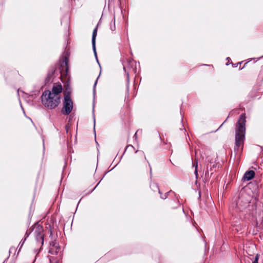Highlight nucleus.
<instances>
[{
	"instance_id": "obj_16",
	"label": "nucleus",
	"mask_w": 263,
	"mask_h": 263,
	"mask_svg": "<svg viewBox=\"0 0 263 263\" xmlns=\"http://www.w3.org/2000/svg\"><path fill=\"white\" fill-rule=\"evenodd\" d=\"M170 192H167V193H166L164 196H162V195H161V198H162V199H166L167 198V195Z\"/></svg>"
},
{
	"instance_id": "obj_6",
	"label": "nucleus",
	"mask_w": 263,
	"mask_h": 263,
	"mask_svg": "<svg viewBox=\"0 0 263 263\" xmlns=\"http://www.w3.org/2000/svg\"><path fill=\"white\" fill-rule=\"evenodd\" d=\"M134 61L132 60L128 61L127 63L123 65V68L126 72H127V78H129V73L130 72H136V69L133 68V66L134 64Z\"/></svg>"
},
{
	"instance_id": "obj_8",
	"label": "nucleus",
	"mask_w": 263,
	"mask_h": 263,
	"mask_svg": "<svg viewBox=\"0 0 263 263\" xmlns=\"http://www.w3.org/2000/svg\"><path fill=\"white\" fill-rule=\"evenodd\" d=\"M97 30L98 28L96 27L93 30L92 35V46L93 52L95 53V55L97 57V52L96 49V39L97 34Z\"/></svg>"
},
{
	"instance_id": "obj_21",
	"label": "nucleus",
	"mask_w": 263,
	"mask_h": 263,
	"mask_svg": "<svg viewBox=\"0 0 263 263\" xmlns=\"http://www.w3.org/2000/svg\"><path fill=\"white\" fill-rule=\"evenodd\" d=\"M159 194H161V193L160 191H159Z\"/></svg>"
},
{
	"instance_id": "obj_5",
	"label": "nucleus",
	"mask_w": 263,
	"mask_h": 263,
	"mask_svg": "<svg viewBox=\"0 0 263 263\" xmlns=\"http://www.w3.org/2000/svg\"><path fill=\"white\" fill-rule=\"evenodd\" d=\"M63 87L60 83H54L52 88V90L50 91L51 95L53 96H56L61 98V93L62 92Z\"/></svg>"
},
{
	"instance_id": "obj_4",
	"label": "nucleus",
	"mask_w": 263,
	"mask_h": 263,
	"mask_svg": "<svg viewBox=\"0 0 263 263\" xmlns=\"http://www.w3.org/2000/svg\"><path fill=\"white\" fill-rule=\"evenodd\" d=\"M73 108V102L68 95L64 96L63 101V107L61 112L65 115H68L70 114Z\"/></svg>"
},
{
	"instance_id": "obj_14",
	"label": "nucleus",
	"mask_w": 263,
	"mask_h": 263,
	"mask_svg": "<svg viewBox=\"0 0 263 263\" xmlns=\"http://www.w3.org/2000/svg\"><path fill=\"white\" fill-rule=\"evenodd\" d=\"M259 258V255L258 254H256L255 256L254 260L252 261V263H258Z\"/></svg>"
},
{
	"instance_id": "obj_15",
	"label": "nucleus",
	"mask_w": 263,
	"mask_h": 263,
	"mask_svg": "<svg viewBox=\"0 0 263 263\" xmlns=\"http://www.w3.org/2000/svg\"><path fill=\"white\" fill-rule=\"evenodd\" d=\"M58 247H59V246L55 241H51L50 243V248Z\"/></svg>"
},
{
	"instance_id": "obj_11",
	"label": "nucleus",
	"mask_w": 263,
	"mask_h": 263,
	"mask_svg": "<svg viewBox=\"0 0 263 263\" xmlns=\"http://www.w3.org/2000/svg\"><path fill=\"white\" fill-rule=\"evenodd\" d=\"M29 234H30V233H28V232H26V233L25 234V238H24V239H22L18 245V246L20 247V249H21V248L23 247V246L26 240V238L29 236Z\"/></svg>"
},
{
	"instance_id": "obj_18",
	"label": "nucleus",
	"mask_w": 263,
	"mask_h": 263,
	"mask_svg": "<svg viewBox=\"0 0 263 263\" xmlns=\"http://www.w3.org/2000/svg\"><path fill=\"white\" fill-rule=\"evenodd\" d=\"M52 258H53L52 257L50 258L49 260H50V262H51V260H52Z\"/></svg>"
},
{
	"instance_id": "obj_20",
	"label": "nucleus",
	"mask_w": 263,
	"mask_h": 263,
	"mask_svg": "<svg viewBox=\"0 0 263 263\" xmlns=\"http://www.w3.org/2000/svg\"><path fill=\"white\" fill-rule=\"evenodd\" d=\"M224 122H225V121H224L223 123H222V124L221 125V126H221L223 124H224Z\"/></svg>"
},
{
	"instance_id": "obj_13",
	"label": "nucleus",
	"mask_w": 263,
	"mask_h": 263,
	"mask_svg": "<svg viewBox=\"0 0 263 263\" xmlns=\"http://www.w3.org/2000/svg\"><path fill=\"white\" fill-rule=\"evenodd\" d=\"M193 166L195 167L194 173H195V175L196 176V178L197 179L198 178V162H197V161H196V164H193Z\"/></svg>"
},
{
	"instance_id": "obj_10",
	"label": "nucleus",
	"mask_w": 263,
	"mask_h": 263,
	"mask_svg": "<svg viewBox=\"0 0 263 263\" xmlns=\"http://www.w3.org/2000/svg\"><path fill=\"white\" fill-rule=\"evenodd\" d=\"M209 162L211 164L210 169V171H212V168H216L218 166V163L216 162V158H215L214 161H213V159H211V160H209Z\"/></svg>"
},
{
	"instance_id": "obj_17",
	"label": "nucleus",
	"mask_w": 263,
	"mask_h": 263,
	"mask_svg": "<svg viewBox=\"0 0 263 263\" xmlns=\"http://www.w3.org/2000/svg\"><path fill=\"white\" fill-rule=\"evenodd\" d=\"M209 168L208 167L206 168V170L205 171V176L209 177Z\"/></svg>"
},
{
	"instance_id": "obj_12",
	"label": "nucleus",
	"mask_w": 263,
	"mask_h": 263,
	"mask_svg": "<svg viewBox=\"0 0 263 263\" xmlns=\"http://www.w3.org/2000/svg\"><path fill=\"white\" fill-rule=\"evenodd\" d=\"M110 28L112 31H114L116 29L115 26V19L114 18V20H112L110 24Z\"/></svg>"
},
{
	"instance_id": "obj_7",
	"label": "nucleus",
	"mask_w": 263,
	"mask_h": 263,
	"mask_svg": "<svg viewBox=\"0 0 263 263\" xmlns=\"http://www.w3.org/2000/svg\"><path fill=\"white\" fill-rule=\"evenodd\" d=\"M255 176V172L254 171L250 170L247 171L243 175V180L244 181H250Z\"/></svg>"
},
{
	"instance_id": "obj_2",
	"label": "nucleus",
	"mask_w": 263,
	"mask_h": 263,
	"mask_svg": "<svg viewBox=\"0 0 263 263\" xmlns=\"http://www.w3.org/2000/svg\"><path fill=\"white\" fill-rule=\"evenodd\" d=\"M41 99L44 106L50 109L56 108L61 101L60 97L51 95L49 90H45L43 92Z\"/></svg>"
},
{
	"instance_id": "obj_3",
	"label": "nucleus",
	"mask_w": 263,
	"mask_h": 263,
	"mask_svg": "<svg viewBox=\"0 0 263 263\" xmlns=\"http://www.w3.org/2000/svg\"><path fill=\"white\" fill-rule=\"evenodd\" d=\"M34 230V234L35 237L36 243L40 247V249L35 250L34 251V252L37 253V254L40 252L44 243V228L40 224H37L35 226Z\"/></svg>"
},
{
	"instance_id": "obj_1",
	"label": "nucleus",
	"mask_w": 263,
	"mask_h": 263,
	"mask_svg": "<svg viewBox=\"0 0 263 263\" xmlns=\"http://www.w3.org/2000/svg\"><path fill=\"white\" fill-rule=\"evenodd\" d=\"M246 116L242 114L240 115L236 124L235 151H238L240 147L243 145L246 133Z\"/></svg>"
},
{
	"instance_id": "obj_9",
	"label": "nucleus",
	"mask_w": 263,
	"mask_h": 263,
	"mask_svg": "<svg viewBox=\"0 0 263 263\" xmlns=\"http://www.w3.org/2000/svg\"><path fill=\"white\" fill-rule=\"evenodd\" d=\"M60 247L50 248L49 253L53 255H57L60 251Z\"/></svg>"
},
{
	"instance_id": "obj_19",
	"label": "nucleus",
	"mask_w": 263,
	"mask_h": 263,
	"mask_svg": "<svg viewBox=\"0 0 263 263\" xmlns=\"http://www.w3.org/2000/svg\"><path fill=\"white\" fill-rule=\"evenodd\" d=\"M97 82V81H96V82H95V86L96 85Z\"/></svg>"
}]
</instances>
